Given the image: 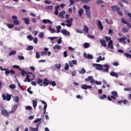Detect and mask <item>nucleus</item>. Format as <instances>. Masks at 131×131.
<instances>
[{"instance_id": "1", "label": "nucleus", "mask_w": 131, "mask_h": 131, "mask_svg": "<svg viewBox=\"0 0 131 131\" xmlns=\"http://www.w3.org/2000/svg\"><path fill=\"white\" fill-rule=\"evenodd\" d=\"M83 9L85 10V14L89 18V19H92V16H91V7L88 6V5H85L83 6Z\"/></svg>"}, {"instance_id": "2", "label": "nucleus", "mask_w": 131, "mask_h": 131, "mask_svg": "<svg viewBox=\"0 0 131 131\" xmlns=\"http://www.w3.org/2000/svg\"><path fill=\"white\" fill-rule=\"evenodd\" d=\"M73 22V18H71L69 19H67L65 23H67L66 24V25H65V24L64 23H62L60 24V25L62 26H67V27L70 28L71 27V26H72V23Z\"/></svg>"}, {"instance_id": "3", "label": "nucleus", "mask_w": 131, "mask_h": 131, "mask_svg": "<svg viewBox=\"0 0 131 131\" xmlns=\"http://www.w3.org/2000/svg\"><path fill=\"white\" fill-rule=\"evenodd\" d=\"M2 97L4 101H10L11 99H12V97H11V95L9 94H2Z\"/></svg>"}, {"instance_id": "4", "label": "nucleus", "mask_w": 131, "mask_h": 131, "mask_svg": "<svg viewBox=\"0 0 131 131\" xmlns=\"http://www.w3.org/2000/svg\"><path fill=\"white\" fill-rule=\"evenodd\" d=\"M12 20H14L13 21V23L14 25H19L20 24V21H19L18 20V17L16 15H13L12 16Z\"/></svg>"}, {"instance_id": "5", "label": "nucleus", "mask_w": 131, "mask_h": 131, "mask_svg": "<svg viewBox=\"0 0 131 131\" xmlns=\"http://www.w3.org/2000/svg\"><path fill=\"white\" fill-rule=\"evenodd\" d=\"M93 66L96 67L95 69L96 70H104L103 68V66L102 64H98V63H94Z\"/></svg>"}, {"instance_id": "6", "label": "nucleus", "mask_w": 131, "mask_h": 131, "mask_svg": "<svg viewBox=\"0 0 131 131\" xmlns=\"http://www.w3.org/2000/svg\"><path fill=\"white\" fill-rule=\"evenodd\" d=\"M111 98H112L113 100H116V98H118V93L116 91H112L111 92Z\"/></svg>"}, {"instance_id": "7", "label": "nucleus", "mask_w": 131, "mask_h": 131, "mask_svg": "<svg viewBox=\"0 0 131 131\" xmlns=\"http://www.w3.org/2000/svg\"><path fill=\"white\" fill-rule=\"evenodd\" d=\"M1 113L3 116H5V117H9V114L10 113L8 112L7 110H2L1 111Z\"/></svg>"}, {"instance_id": "8", "label": "nucleus", "mask_w": 131, "mask_h": 131, "mask_svg": "<svg viewBox=\"0 0 131 131\" xmlns=\"http://www.w3.org/2000/svg\"><path fill=\"white\" fill-rule=\"evenodd\" d=\"M126 39H127V37H126V36H123V37L118 39V40L119 42L125 43V40H126Z\"/></svg>"}, {"instance_id": "9", "label": "nucleus", "mask_w": 131, "mask_h": 131, "mask_svg": "<svg viewBox=\"0 0 131 131\" xmlns=\"http://www.w3.org/2000/svg\"><path fill=\"white\" fill-rule=\"evenodd\" d=\"M97 26L98 28H99L100 30H103L104 29V27H103V25H102V22H101V20H98L97 23Z\"/></svg>"}, {"instance_id": "10", "label": "nucleus", "mask_w": 131, "mask_h": 131, "mask_svg": "<svg viewBox=\"0 0 131 131\" xmlns=\"http://www.w3.org/2000/svg\"><path fill=\"white\" fill-rule=\"evenodd\" d=\"M17 108H18V105H14L12 107L11 111L9 112V113H15Z\"/></svg>"}, {"instance_id": "11", "label": "nucleus", "mask_w": 131, "mask_h": 131, "mask_svg": "<svg viewBox=\"0 0 131 131\" xmlns=\"http://www.w3.org/2000/svg\"><path fill=\"white\" fill-rule=\"evenodd\" d=\"M70 67H73L74 65H77V61L76 60H73L69 62Z\"/></svg>"}, {"instance_id": "12", "label": "nucleus", "mask_w": 131, "mask_h": 131, "mask_svg": "<svg viewBox=\"0 0 131 131\" xmlns=\"http://www.w3.org/2000/svg\"><path fill=\"white\" fill-rule=\"evenodd\" d=\"M51 82V81L49 80L47 78H45L43 80V84H44V86H47V85H49Z\"/></svg>"}, {"instance_id": "13", "label": "nucleus", "mask_w": 131, "mask_h": 131, "mask_svg": "<svg viewBox=\"0 0 131 131\" xmlns=\"http://www.w3.org/2000/svg\"><path fill=\"white\" fill-rule=\"evenodd\" d=\"M83 56L86 59H90V60H92L94 58V57L93 56V55H92L91 54H88H88H86V53H84Z\"/></svg>"}, {"instance_id": "14", "label": "nucleus", "mask_w": 131, "mask_h": 131, "mask_svg": "<svg viewBox=\"0 0 131 131\" xmlns=\"http://www.w3.org/2000/svg\"><path fill=\"white\" fill-rule=\"evenodd\" d=\"M99 41L102 47H104V48L107 47V43H106V41H105V40L100 39Z\"/></svg>"}, {"instance_id": "15", "label": "nucleus", "mask_w": 131, "mask_h": 131, "mask_svg": "<svg viewBox=\"0 0 131 131\" xmlns=\"http://www.w3.org/2000/svg\"><path fill=\"white\" fill-rule=\"evenodd\" d=\"M110 74L111 76L116 77L117 78L119 77L118 74L114 71L111 72Z\"/></svg>"}, {"instance_id": "16", "label": "nucleus", "mask_w": 131, "mask_h": 131, "mask_svg": "<svg viewBox=\"0 0 131 131\" xmlns=\"http://www.w3.org/2000/svg\"><path fill=\"white\" fill-rule=\"evenodd\" d=\"M108 48H110L111 50H113L114 47H113V41L112 40L108 42Z\"/></svg>"}, {"instance_id": "17", "label": "nucleus", "mask_w": 131, "mask_h": 131, "mask_svg": "<svg viewBox=\"0 0 131 131\" xmlns=\"http://www.w3.org/2000/svg\"><path fill=\"white\" fill-rule=\"evenodd\" d=\"M61 32L63 34V35H67V36H69V35H70V32L66 30H62Z\"/></svg>"}, {"instance_id": "18", "label": "nucleus", "mask_w": 131, "mask_h": 131, "mask_svg": "<svg viewBox=\"0 0 131 131\" xmlns=\"http://www.w3.org/2000/svg\"><path fill=\"white\" fill-rule=\"evenodd\" d=\"M111 9L113 11H117V12L118 11V10H120V8L117 6H112Z\"/></svg>"}, {"instance_id": "19", "label": "nucleus", "mask_w": 131, "mask_h": 131, "mask_svg": "<svg viewBox=\"0 0 131 131\" xmlns=\"http://www.w3.org/2000/svg\"><path fill=\"white\" fill-rule=\"evenodd\" d=\"M92 88H93V87L91 85H85V84H83L81 86V88L83 90H88V89H92Z\"/></svg>"}, {"instance_id": "20", "label": "nucleus", "mask_w": 131, "mask_h": 131, "mask_svg": "<svg viewBox=\"0 0 131 131\" xmlns=\"http://www.w3.org/2000/svg\"><path fill=\"white\" fill-rule=\"evenodd\" d=\"M65 14H66V12L65 11V10H63L59 13L58 16L60 18H62L63 19L64 15H65Z\"/></svg>"}, {"instance_id": "21", "label": "nucleus", "mask_w": 131, "mask_h": 131, "mask_svg": "<svg viewBox=\"0 0 131 131\" xmlns=\"http://www.w3.org/2000/svg\"><path fill=\"white\" fill-rule=\"evenodd\" d=\"M23 21H24V23H25V24H26V25H28L29 23H30V20L28 17L24 18Z\"/></svg>"}, {"instance_id": "22", "label": "nucleus", "mask_w": 131, "mask_h": 131, "mask_svg": "<svg viewBox=\"0 0 131 131\" xmlns=\"http://www.w3.org/2000/svg\"><path fill=\"white\" fill-rule=\"evenodd\" d=\"M42 22L44 23V24H47L48 23L49 24H53V23L52 21L50 20V19H43Z\"/></svg>"}, {"instance_id": "23", "label": "nucleus", "mask_w": 131, "mask_h": 131, "mask_svg": "<svg viewBox=\"0 0 131 131\" xmlns=\"http://www.w3.org/2000/svg\"><path fill=\"white\" fill-rule=\"evenodd\" d=\"M36 106H37V99H36L35 100H33V106L34 109H36Z\"/></svg>"}, {"instance_id": "24", "label": "nucleus", "mask_w": 131, "mask_h": 131, "mask_svg": "<svg viewBox=\"0 0 131 131\" xmlns=\"http://www.w3.org/2000/svg\"><path fill=\"white\" fill-rule=\"evenodd\" d=\"M42 122H40L38 124H37L36 128H32L31 129L32 131H38V126H39V125L41 124Z\"/></svg>"}, {"instance_id": "25", "label": "nucleus", "mask_w": 131, "mask_h": 131, "mask_svg": "<svg viewBox=\"0 0 131 131\" xmlns=\"http://www.w3.org/2000/svg\"><path fill=\"white\" fill-rule=\"evenodd\" d=\"M83 31L85 33H89V28H88L86 25L83 26Z\"/></svg>"}, {"instance_id": "26", "label": "nucleus", "mask_w": 131, "mask_h": 131, "mask_svg": "<svg viewBox=\"0 0 131 131\" xmlns=\"http://www.w3.org/2000/svg\"><path fill=\"white\" fill-rule=\"evenodd\" d=\"M42 80H41V79H38L37 81V84H39L40 86H42L43 84H40V83H42Z\"/></svg>"}, {"instance_id": "27", "label": "nucleus", "mask_w": 131, "mask_h": 131, "mask_svg": "<svg viewBox=\"0 0 131 131\" xmlns=\"http://www.w3.org/2000/svg\"><path fill=\"white\" fill-rule=\"evenodd\" d=\"M103 67L105 68V69H104V71H105V72H109V66H108V64H104L103 66Z\"/></svg>"}, {"instance_id": "28", "label": "nucleus", "mask_w": 131, "mask_h": 131, "mask_svg": "<svg viewBox=\"0 0 131 131\" xmlns=\"http://www.w3.org/2000/svg\"><path fill=\"white\" fill-rule=\"evenodd\" d=\"M86 72V71L84 68L81 69L79 71V73H80V74H84Z\"/></svg>"}, {"instance_id": "29", "label": "nucleus", "mask_w": 131, "mask_h": 131, "mask_svg": "<svg viewBox=\"0 0 131 131\" xmlns=\"http://www.w3.org/2000/svg\"><path fill=\"white\" fill-rule=\"evenodd\" d=\"M19 71H21V72L20 73V74H21V75H22V76H25V74H26V72L22 70V69H19Z\"/></svg>"}, {"instance_id": "30", "label": "nucleus", "mask_w": 131, "mask_h": 131, "mask_svg": "<svg viewBox=\"0 0 131 131\" xmlns=\"http://www.w3.org/2000/svg\"><path fill=\"white\" fill-rule=\"evenodd\" d=\"M78 14L79 16H82V14H83V9L80 8L78 11Z\"/></svg>"}, {"instance_id": "31", "label": "nucleus", "mask_w": 131, "mask_h": 131, "mask_svg": "<svg viewBox=\"0 0 131 131\" xmlns=\"http://www.w3.org/2000/svg\"><path fill=\"white\" fill-rule=\"evenodd\" d=\"M55 67L56 69H58V70H60L61 69V63L55 64Z\"/></svg>"}, {"instance_id": "32", "label": "nucleus", "mask_w": 131, "mask_h": 131, "mask_svg": "<svg viewBox=\"0 0 131 131\" xmlns=\"http://www.w3.org/2000/svg\"><path fill=\"white\" fill-rule=\"evenodd\" d=\"M60 46H59L58 45H56L55 46L53 47V50H60Z\"/></svg>"}, {"instance_id": "33", "label": "nucleus", "mask_w": 131, "mask_h": 131, "mask_svg": "<svg viewBox=\"0 0 131 131\" xmlns=\"http://www.w3.org/2000/svg\"><path fill=\"white\" fill-rule=\"evenodd\" d=\"M7 27L9 28V29H12V28H14V25L11 24H7Z\"/></svg>"}, {"instance_id": "34", "label": "nucleus", "mask_w": 131, "mask_h": 131, "mask_svg": "<svg viewBox=\"0 0 131 131\" xmlns=\"http://www.w3.org/2000/svg\"><path fill=\"white\" fill-rule=\"evenodd\" d=\"M15 88L16 85H15V84H11L9 85V89H11V90H15Z\"/></svg>"}, {"instance_id": "35", "label": "nucleus", "mask_w": 131, "mask_h": 131, "mask_svg": "<svg viewBox=\"0 0 131 131\" xmlns=\"http://www.w3.org/2000/svg\"><path fill=\"white\" fill-rule=\"evenodd\" d=\"M45 33L43 32H40L38 35L39 38H43Z\"/></svg>"}, {"instance_id": "36", "label": "nucleus", "mask_w": 131, "mask_h": 131, "mask_svg": "<svg viewBox=\"0 0 131 131\" xmlns=\"http://www.w3.org/2000/svg\"><path fill=\"white\" fill-rule=\"evenodd\" d=\"M16 53V51L12 50L9 53V56H13V55H15Z\"/></svg>"}, {"instance_id": "37", "label": "nucleus", "mask_w": 131, "mask_h": 131, "mask_svg": "<svg viewBox=\"0 0 131 131\" xmlns=\"http://www.w3.org/2000/svg\"><path fill=\"white\" fill-rule=\"evenodd\" d=\"M107 98V95L103 94L101 96L99 97V99L100 100H104V99H106Z\"/></svg>"}, {"instance_id": "38", "label": "nucleus", "mask_w": 131, "mask_h": 131, "mask_svg": "<svg viewBox=\"0 0 131 131\" xmlns=\"http://www.w3.org/2000/svg\"><path fill=\"white\" fill-rule=\"evenodd\" d=\"M61 28L62 27H61V26H58L56 27V29H57L56 32H57V33H59V32H60V30H61Z\"/></svg>"}, {"instance_id": "39", "label": "nucleus", "mask_w": 131, "mask_h": 131, "mask_svg": "<svg viewBox=\"0 0 131 131\" xmlns=\"http://www.w3.org/2000/svg\"><path fill=\"white\" fill-rule=\"evenodd\" d=\"M50 85H52V86H56V85H57V84H56V82L55 81H50Z\"/></svg>"}, {"instance_id": "40", "label": "nucleus", "mask_w": 131, "mask_h": 131, "mask_svg": "<svg viewBox=\"0 0 131 131\" xmlns=\"http://www.w3.org/2000/svg\"><path fill=\"white\" fill-rule=\"evenodd\" d=\"M27 51H32V50H33V47L32 46H29L26 49Z\"/></svg>"}, {"instance_id": "41", "label": "nucleus", "mask_w": 131, "mask_h": 131, "mask_svg": "<svg viewBox=\"0 0 131 131\" xmlns=\"http://www.w3.org/2000/svg\"><path fill=\"white\" fill-rule=\"evenodd\" d=\"M96 4L99 5V4H104V1L102 0H97L96 1Z\"/></svg>"}, {"instance_id": "42", "label": "nucleus", "mask_w": 131, "mask_h": 131, "mask_svg": "<svg viewBox=\"0 0 131 131\" xmlns=\"http://www.w3.org/2000/svg\"><path fill=\"white\" fill-rule=\"evenodd\" d=\"M83 47L85 49H88L90 47V43L85 42L83 44Z\"/></svg>"}, {"instance_id": "43", "label": "nucleus", "mask_w": 131, "mask_h": 131, "mask_svg": "<svg viewBox=\"0 0 131 131\" xmlns=\"http://www.w3.org/2000/svg\"><path fill=\"white\" fill-rule=\"evenodd\" d=\"M31 90V87H29V88H28L27 91V92H28L29 94H30V95H32V94H33V92Z\"/></svg>"}, {"instance_id": "44", "label": "nucleus", "mask_w": 131, "mask_h": 131, "mask_svg": "<svg viewBox=\"0 0 131 131\" xmlns=\"http://www.w3.org/2000/svg\"><path fill=\"white\" fill-rule=\"evenodd\" d=\"M5 70V75L6 76H8L10 74V71H9V69H6Z\"/></svg>"}, {"instance_id": "45", "label": "nucleus", "mask_w": 131, "mask_h": 131, "mask_svg": "<svg viewBox=\"0 0 131 131\" xmlns=\"http://www.w3.org/2000/svg\"><path fill=\"white\" fill-rule=\"evenodd\" d=\"M47 10H53L54 9V7H53V6L49 5L46 7Z\"/></svg>"}, {"instance_id": "46", "label": "nucleus", "mask_w": 131, "mask_h": 131, "mask_svg": "<svg viewBox=\"0 0 131 131\" xmlns=\"http://www.w3.org/2000/svg\"><path fill=\"white\" fill-rule=\"evenodd\" d=\"M92 78H93V76H88V78L85 79V81H90V80H92Z\"/></svg>"}, {"instance_id": "47", "label": "nucleus", "mask_w": 131, "mask_h": 131, "mask_svg": "<svg viewBox=\"0 0 131 131\" xmlns=\"http://www.w3.org/2000/svg\"><path fill=\"white\" fill-rule=\"evenodd\" d=\"M14 102H16V103H18L19 102V97L18 96H16L14 98Z\"/></svg>"}, {"instance_id": "48", "label": "nucleus", "mask_w": 131, "mask_h": 131, "mask_svg": "<svg viewBox=\"0 0 131 131\" xmlns=\"http://www.w3.org/2000/svg\"><path fill=\"white\" fill-rule=\"evenodd\" d=\"M105 22L107 24H113V21H109V19H108V18H106L105 19Z\"/></svg>"}, {"instance_id": "49", "label": "nucleus", "mask_w": 131, "mask_h": 131, "mask_svg": "<svg viewBox=\"0 0 131 131\" xmlns=\"http://www.w3.org/2000/svg\"><path fill=\"white\" fill-rule=\"evenodd\" d=\"M122 32H128V29L126 28H123L122 29Z\"/></svg>"}, {"instance_id": "50", "label": "nucleus", "mask_w": 131, "mask_h": 131, "mask_svg": "<svg viewBox=\"0 0 131 131\" xmlns=\"http://www.w3.org/2000/svg\"><path fill=\"white\" fill-rule=\"evenodd\" d=\"M47 55H48V53L45 51H42L41 53V56H42V57H45V56H47Z\"/></svg>"}, {"instance_id": "51", "label": "nucleus", "mask_w": 131, "mask_h": 131, "mask_svg": "<svg viewBox=\"0 0 131 131\" xmlns=\"http://www.w3.org/2000/svg\"><path fill=\"white\" fill-rule=\"evenodd\" d=\"M47 107H48V104H45V105H44V110H43V113H44V114L45 113H47V114H48V113H46V111H47Z\"/></svg>"}, {"instance_id": "52", "label": "nucleus", "mask_w": 131, "mask_h": 131, "mask_svg": "<svg viewBox=\"0 0 131 131\" xmlns=\"http://www.w3.org/2000/svg\"><path fill=\"white\" fill-rule=\"evenodd\" d=\"M105 39L106 41H109V40L110 41V40H112L111 37H109V36H105Z\"/></svg>"}, {"instance_id": "53", "label": "nucleus", "mask_w": 131, "mask_h": 131, "mask_svg": "<svg viewBox=\"0 0 131 131\" xmlns=\"http://www.w3.org/2000/svg\"><path fill=\"white\" fill-rule=\"evenodd\" d=\"M36 58L37 59H39V58H40V55H39V53H38V52H36Z\"/></svg>"}, {"instance_id": "54", "label": "nucleus", "mask_w": 131, "mask_h": 131, "mask_svg": "<svg viewBox=\"0 0 131 131\" xmlns=\"http://www.w3.org/2000/svg\"><path fill=\"white\" fill-rule=\"evenodd\" d=\"M40 120H41V118L37 119H36L34 121V123H37V122H39V121H40Z\"/></svg>"}, {"instance_id": "55", "label": "nucleus", "mask_w": 131, "mask_h": 131, "mask_svg": "<svg viewBox=\"0 0 131 131\" xmlns=\"http://www.w3.org/2000/svg\"><path fill=\"white\" fill-rule=\"evenodd\" d=\"M18 58L20 61H21V60H24L25 58L23 56H18Z\"/></svg>"}, {"instance_id": "56", "label": "nucleus", "mask_w": 131, "mask_h": 131, "mask_svg": "<svg viewBox=\"0 0 131 131\" xmlns=\"http://www.w3.org/2000/svg\"><path fill=\"white\" fill-rule=\"evenodd\" d=\"M68 69H69V64H68V63H66L64 70H68Z\"/></svg>"}, {"instance_id": "57", "label": "nucleus", "mask_w": 131, "mask_h": 131, "mask_svg": "<svg viewBox=\"0 0 131 131\" xmlns=\"http://www.w3.org/2000/svg\"><path fill=\"white\" fill-rule=\"evenodd\" d=\"M87 36H88V37H89V38H92V39H95V36H94V35H88Z\"/></svg>"}, {"instance_id": "58", "label": "nucleus", "mask_w": 131, "mask_h": 131, "mask_svg": "<svg viewBox=\"0 0 131 131\" xmlns=\"http://www.w3.org/2000/svg\"><path fill=\"white\" fill-rule=\"evenodd\" d=\"M13 68H15V69H18L19 70L20 69H21V68H20V67H19V66H17V65L13 66Z\"/></svg>"}, {"instance_id": "59", "label": "nucleus", "mask_w": 131, "mask_h": 131, "mask_svg": "<svg viewBox=\"0 0 131 131\" xmlns=\"http://www.w3.org/2000/svg\"><path fill=\"white\" fill-rule=\"evenodd\" d=\"M27 75L26 79L28 81V82H30V79L29 78V75L28 74L26 73V74Z\"/></svg>"}, {"instance_id": "60", "label": "nucleus", "mask_w": 131, "mask_h": 131, "mask_svg": "<svg viewBox=\"0 0 131 131\" xmlns=\"http://www.w3.org/2000/svg\"><path fill=\"white\" fill-rule=\"evenodd\" d=\"M26 110H32V107H31L30 106H26Z\"/></svg>"}, {"instance_id": "61", "label": "nucleus", "mask_w": 131, "mask_h": 131, "mask_svg": "<svg viewBox=\"0 0 131 131\" xmlns=\"http://www.w3.org/2000/svg\"><path fill=\"white\" fill-rule=\"evenodd\" d=\"M57 43H58V45H60V43H62V37L59 38V39L57 41Z\"/></svg>"}, {"instance_id": "62", "label": "nucleus", "mask_w": 131, "mask_h": 131, "mask_svg": "<svg viewBox=\"0 0 131 131\" xmlns=\"http://www.w3.org/2000/svg\"><path fill=\"white\" fill-rule=\"evenodd\" d=\"M124 56H126V57L127 58H128V57H129L130 58V59H131V55H130L129 54L125 53L124 54Z\"/></svg>"}, {"instance_id": "63", "label": "nucleus", "mask_w": 131, "mask_h": 131, "mask_svg": "<svg viewBox=\"0 0 131 131\" xmlns=\"http://www.w3.org/2000/svg\"><path fill=\"white\" fill-rule=\"evenodd\" d=\"M27 38L29 39L30 40H32L33 39V37L31 36V35H29L27 36Z\"/></svg>"}, {"instance_id": "64", "label": "nucleus", "mask_w": 131, "mask_h": 131, "mask_svg": "<svg viewBox=\"0 0 131 131\" xmlns=\"http://www.w3.org/2000/svg\"><path fill=\"white\" fill-rule=\"evenodd\" d=\"M113 65H114V66H119V63H118V62H113Z\"/></svg>"}]
</instances>
